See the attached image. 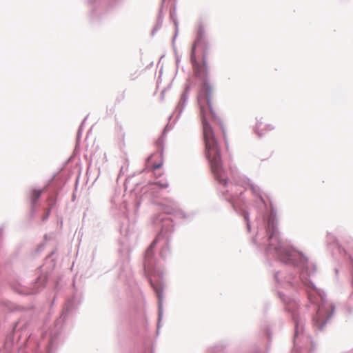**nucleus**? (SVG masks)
Listing matches in <instances>:
<instances>
[{"label":"nucleus","instance_id":"nucleus-1","mask_svg":"<svg viewBox=\"0 0 353 353\" xmlns=\"http://www.w3.org/2000/svg\"><path fill=\"white\" fill-rule=\"evenodd\" d=\"M203 117L205 118V112H204ZM203 128L205 143V155L210 163L212 171L216 179L220 183L225 185L227 181L221 165L220 150L214 139L212 129L206 122L205 119L203 121Z\"/></svg>","mask_w":353,"mask_h":353},{"label":"nucleus","instance_id":"nucleus-2","mask_svg":"<svg viewBox=\"0 0 353 353\" xmlns=\"http://www.w3.org/2000/svg\"><path fill=\"white\" fill-rule=\"evenodd\" d=\"M206 63L203 61V65L200 64V77L205 76L206 74ZM204 99L205 100L207 108L209 113L212 119H215L217 116L216 105L215 100V94L213 86L208 80L203 77L202 80V88L201 90Z\"/></svg>","mask_w":353,"mask_h":353},{"label":"nucleus","instance_id":"nucleus-3","mask_svg":"<svg viewBox=\"0 0 353 353\" xmlns=\"http://www.w3.org/2000/svg\"><path fill=\"white\" fill-rule=\"evenodd\" d=\"M274 249L276 251L278 255L281 258V260L283 261L285 263L290 261L292 252L285 248L284 243L283 241H279V245L274 247Z\"/></svg>","mask_w":353,"mask_h":353},{"label":"nucleus","instance_id":"nucleus-4","mask_svg":"<svg viewBox=\"0 0 353 353\" xmlns=\"http://www.w3.org/2000/svg\"><path fill=\"white\" fill-rule=\"evenodd\" d=\"M274 129V126L270 124L265 123L261 121H258L256 125V131L260 137L267 134L268 132Z\"/></svg>","mask_w":353,"mask_h":353},{"label":"nucleus","instance_id":"nucleus-5","mask_svg":"<svg viewBox=\"0 0 353 353\" xmlns=\"http://www.w3.org/2000/svg\"><path fill=\"white\" fill-rule=\"evenodd\" d=\"M322 312V309L319 308L317 312L316 316L314 319V321L315 322L316 327L319 329H321L325 324V319L324 316H323Z\"/></svg>","mask_w":353,"mask_h":353},{"label":"nucleus","instance_id":"nucleus-6","mask_svg":"<svg viewBox=\"0 0 353 353\" xmlns=\"http://www.w3.org/2000/svg\"><path fill=\"white\" fill-rule=\"evenodd\" d=\"M43 190H33L31 192L30 200L32 205H34L37 200L39 199Z\"/></svg>","mask_w":353,"mask_h":353},{"label":"nucleus","instance_id":"nucleus-7","mask_svg":"<svg viewBox=\"0 0 353 353\" xmlns=\"http://www.w3.org/2000/svg\"><path fill=\"white\" fill-rule=\"evenodd\" d=\"M196 45H197V41H195L192 49V54H191V60L193 63L195 68L197 66V61H196Z\"/></svg>","mask_w":353,"mask_h":353},{"label":"nucleus","instance_id":"nucleus-8","mask_svg":"<svg viewBox=\"0 0 353 353\" xmlns=\"http://www.w3.org/2000/svg\"><path fill=\"white\" fill-rule=\"evenodd\" d=\"M158 185H159L161 188H166L168 187V183H161V182H159L157 183Z\"/></svg>","mask_w":353,"mask_h":353},{"label":"nucleus","instance_id":"nucleus-9","mask_svg":"<svg viewBox=\"0 0 353 353\" xmlns=\"http://www.w3.org/2000/svg\"><path fill=\"white\" fill-rule=\"evenodd\" d=\"M161 165H162V163L154 164V165H153V168L159 169L161 167Z\"/></svg>","mask_w":353,"mask_h":353},{"label":"nucleus","instance_id":"nucleus-10","mask_svg":"<svg viewBox=\"0 0 353 353\" xmlns=\"http://www.w3.org/2000/svg\"><path fill=\"white\" fill-rule=\"evenodd\" d=\"M273 239H274L273 235H271V236H270V239L272 240Z\"/></svg>","mask_w":353,"mask_h":353}]
</instances>
